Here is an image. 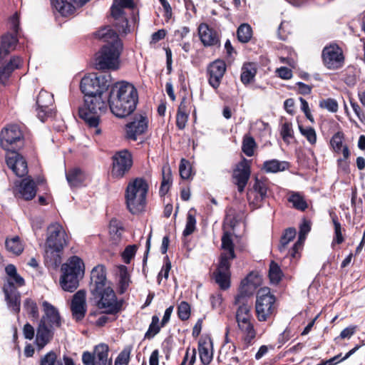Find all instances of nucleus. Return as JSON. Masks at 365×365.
Instances as JSON below:
<instances>
[{"label":"nucleus","instance_id":"obj_1","mask_svg":"<svg viewBox=\"0 0 365 365\" xmlns=\"http://www.w3.org/2000/svg\"><path fill=\"white\" fill-rule=\"evenodd\" d=\"M98 38L107 42L96 54L95 59L96 68L99 70L117 69L119 65V57L123 49V43L118 35L109 26H105L96 33Z\"/></svg>","mask_w":365,"mask_h":365},{"label":"nucleus","instance_id":"obj_2","mask_svg":"<svg viewBox=\"0 0 365 365\" xmlns=\"http://www.w3.org/2000/svg\"><path fill=\"white\" fill-rule=\"evenodd\" d=\"M138 96L136 88L128 82L116 83L109 95L110 111L118 118H125L136 108Z\"/></svg>","mask_w":365,"mask_h":365},{"label":"nucleus","instance_id":"obj_3","mask_svg":"<svg viewBox=\"0 0 365 365\" xmlns=\"http://www.w3.org/2000/svg\"><path fill=\"white\" fill-rule=\"evenodd\" d=\"M222 249L223 252L221 253L220 262L214 274L216 283L221 289H226L230 287L231 261L235 258L234 244L229 232L223 233Z\"/></svg>","mask_w":365,"mask_h":365},{"label":"nucleus","instance_id":"obj_4","mask_svg":"<svg viewBox=\"0 0 365 365\" xmlns=\"http://www.w3.org/2000/svg\"><path fill=\"white\" fill-rule=\"evenodd\" d=\"M102 95L86 97L84 104L78 109V114L96 135L101 133L98 128L100 115L107 109V103L102 99Z\"/></svg>","mask_w":365,"mask_h":365},{"label":"nucleus","instance_id":"obj_5","mask_svg":"<svg viewBox=\"0 0 365 365\" xmlns=\"http://www.w3.org/2000/svg\"><path fill=\"white\" fill-rule=\"evenodd\" d=\"M148 191V185L144 179L137 178L129 182L125 197L127 207L131 213L137 214L143 210Z\"/></svg>","mask_w":365,"mask_h":365},{"label":"nucleus","instance_id":"obj_6","mask_svg":"<svg viewBox=\"0 0 365 365\" xmlns=\"http://www.w3.org/2000/svg\"><path fill=\"white\" fill-rule=\"evenodd\" d=\"M62 275L60 285L66 292H73L78 287L79 279L84 274V264L77 256L70 257L68 262L61 266Z\"/></svg>","mask_w":365,"mask_h":365},{"label":"nucleus","instance_id":"obj_7","mask_svg":"<svg viewBox=\"0 0 365 365\" xmlns=\"http://www.w3.org/2000/svg\"><path fill=\"white\" fill-rule=\"evenodd\" d=\"M255 289V285L250 280V277L241 282L240 294L235 297V303L239 307L236 313V320L238 325L251 322V306L246 303L247 297L251 295Z\"/></svg>","mask_w":365,"mask_h":365},{"label":"nucleus","instance_id":"obj_8","mask_svg":"<svg viewBox=\"0 0 365 365\" xmlns=\"http://www.w3.org/2000/svg\"><path fill=\"white\" fill-rule=\"evenodd\" d=\"M275 297L268 287H262L257 291L255 309L259 321L268 320L275 312Z\"/></svg>","mask_w":365,"mask_h":365},{"label":"nucleus","instance_id":"obj_9","mask_svg":"<svg viewBox=\"0 0 365 365\" xmlns=\"http://www.w3.org/2000/svg\"><path fill=\"white\" fill-rule=\"evenodd\" d=\"M68 243V236L62 225L58 223L50 225L47 228L46 240L45 243L46 253L48 255L56 254L59 257V253Z\"/></svg>","mask_w":365,"mask_h":365},{"label":"nucleus","instance_id":"obj_10","mask_svg":"<svg viewBox=\"0 0 365 365\" xmlns=\"http://www.w3.org/2000/svg\"><path fill=\"white\" fill-rule=\"evenodd\" d=\"M110 75L104 74L97 76L90 74L84 76L81 81L80 88L86 97L102 95L110 86Z\"/></svg>","mask_w":365,"mask_h":365},{"label":"nucleus","instance_id":"obj_11","mask_svg":"<svg viewBox=\"0 0 365 365\" xmlns=\"http://www.w3.org/2000/svg\"><path fill=\"white\" fill-rule=\"evenodd\" d=\"M134 7L133 0H114L110 8L111 18L113 19L112 24L118 32L127 34L130 32L128 20L126 16L125 9H133Z\"/></svg>","mask_w":365,"mask_h":365},{"label":"nucleus","instance_id":"obj_12","mask_svg":"<svg viewBox=\"0 0 365 365\" xmlns=\"http://www.w3.org/2000/svg\"><path fill=\"white\" fill-rule=\"evenodd\" d=\"M1 147L8 152L21 148L24 145L23 133L16 125H10L0 133Z\"/></svg>","mask_w":365,"mask_h":365},{"label":"nucleus","instance_id":"obj_13","mask_svg":"<svg viewBox=\"0 0 365 365\" xmlns=\"http://www.w3.org/2000/svg\"><path fill=\"white\" fill-rule=\"evenodd\" d=\"M92 294L95 297H100L98 307L99 309H104L103 313L116 314L120 312L122 304L117 301L115 294L110 287L100 289V292H93Z\"/></svg>","mask_w":365,"mask_h":365},{"label":"nucleus","instance_id":"obj_14","mask_svg":"<svg viewBox=\"0 0 365 365\" xmlns=\"http://www.w3.org/2000/svg\"><path fill=\"white\" fill-rule=\"evenodd\" d=\"M111 175L115 178H121L130 170L133 165L131 153L123 149L116 152L112 157Z\"/></svg>","mask_w":365,"mask_h":365},{"label":"nucleus","instance_id":"obj_15","mask_svg":"<svg viewBox=\"0 0 365 365\" xmlns=\"http://www.w3.org/2000/svg\"><path fill=\"white\" fill-rule=\"evenodd\" d=\"M24 284V279L17 274L14 277L8 278L7 283L4 284L3 288L8 305L16 312L20 310V295L16 287H21Z\"/></svg>","mask_w":365,"mask_h":365},{"label":"nucleus","instance_id":"obj_16","mask_svg":"<svg viewBox=\"0 0 365 365\" xmlns=\"http://www.w3.org/2000/svg\"><path fill=\"white\" fill-rule=\"evenodd\" d=\"M37 117L44 122L48 118L52 117L54 113V99L53 95L45 90H41L37 98Z\"/></svg>","mask_w":365,"mask_h":365},{"label":"nucleus","instance_id":"obj_17","mask_svg":"<svg viewBox=\"0 0 365 365\" xmlns=\"http://www.w3.org/2000/svg\"><path fill=\"white\" fill-rule=\"evenodd\" d=\"M322 57L324 64L329 69H338L344 65V57L342 50L335 43L325 46Z\"/></svg>","mask_w":365,"mask_h":365},{"label":"nucleus","instance_id":"obj_18","mask_svg":"<svg viewBox=\"0 0 365 365\" xmlns=\"http://www.w3.org/2000/svg\"><path fill=\"white\" fill-rule=\"evenodd\" d=\"M109 348L105 344L95 346L93 353L84 351L82 354V362L84 365H106L108 362Z\"/></svg>","mask_w":365,"mask_h":365},{"label":"nucleus","instance_id":"obj_19","mask_svg":"<svg viewBox=\"0 0 365 365\" xmlns=\"http://www.w3.org/2000/svg\"><path fill=\"white\" fill-rule=\"evenodd\" d=\"M42 307L43 314L39 323L53 329L60 328L63 320L58 309L46 301L43 302Z\"/></svg>","mask_w":365,"mask_h":365},{"label":"nucleus","instance_id":"obj_20","mask_svg":"<svg viewBox=\"0 0 365 365\" xmlns=\"http://www.w3.org/2000/svg\"><path fill=\"white\" fill-rule=\"evenodd\" d=\"M12 29L15 34H7L2 36L0 44V59L5 58L11 51H13L18 42L16 34L19 29L18 16L16 14L11 19Z\"/></svg>","mask_w":365,"mask_h":365},{"label":"nucleus","instance_id":"obj_21","mask_svg":"<svg viewBox=\"0 0 365 365\" xmlns=\"http://www.w3.org/2000/svg\"><path fill=\"white\" fill-rule=\"evenodd\" d=\"M8 167L18 177H24L28 173L27 162L25 158L16 150L9 151L6 155Z\"/></svg>","mask_w":365,"mask_h":365},{"label":"nucleus","instance_id":"obj_22","mask_svg":"<svg viewBox=\"0 0 365 365\" xmlns=\"http://www.w3.org/2000/svg\"><path fill=\"white\" fill-rule=\"evenodd\" d=\"M148 124V119L145 115H135L133 120L125 125L127 138L136 140L138 135L146 131Z\"/></svg>","mask_w":365,"mask_h":365},{"label":"nucleus","instance_id":"obj_23","mask_svg":"<svg viewBox=\"0 0 365 365\" xmlns=\"http://www.w3.org/2000/svg\"><path fill=\"white\" fill-rule=\"evenodd\" d=\"M71 309L73 318L76 321L82 320L86 313V292L78 291L73 297Z\"/></svg>","mask_w":365,"mask_h":365},{"label":"nucleus","instance_id":"obj_24","mask_svg":"<svg viewBox=\"0 0 365 365\" xmlns=\"http://www.w3.org/2000/svg\"><path fill=\"white\" fill-rule=\"evenodd\" d=\"M226 71V64L223 61L217 60L208 67L209 83L214 88H217Z\"/></svg>","mask_w":365,"mask_h":365},{"label":"nucleus","instance_id":"obj_25","mask_svg":"<svg viewBox=\"0 0 365 365\" xmlns=\"http://www.w3.org/2000/svg\"><path fill=\"white\" fill-rule=\"evenodd\" d=\"M105 267L98 264L95 267L91 273V292H100V289L107 287Z\"/></svg>","mask_w":365,"mask_h":365},{"label":"nucleus","instance_id":"obj_26","mask_svg":"<svg viewBox=\"0 0 365 365\" xmlns=\"http://www.w3.org/2000/svg\"><path fill=\"white\" fill-rule=\"evenodd\" d=\"M250 175V168L245 162L240 163L234 170L232 178L240 192H242Z\"/></svg>","mask_w":365,"mask_h":365},{"label":"nucleus","instance_id":"obj_27","mask_svg":"<svg viewBox=\"0 0 365 365\" xmlns=\"http://www.w3.org/2000/svg\"><path fill=\"white\" fill-rule=\"evenodd\" d=\"M267 191L266 182L256 178L252 189L248 192V200L256 206H259V203L267 196Z\"/></svg>","mask_w":365,"mask_h":365},{"label":"nucleus","instance_id":"obj_28","mask_svg":"<svg viewBox=\"0 0 365 365\" xmlns=\"http://www.w3.org/2000/svg\"><path fill=\"white\" fill-rule=\"evenodd\" d=\"M198 34L202 43L205 46H214L219 42L217 33L206 24H201L199 26Z\"/></svg>","mask_w":365,"mask_h":365},{"label":"nucleus","instance_id":"obj_29","mask_svg":"<svg viewBox=\"0 0 365 365\" xmlns=\"http://www.w3.org/2000/svg\"><path fill=\"white\" fill-rule=\"evenodd\" d=\"M54 329L38 323L36 336V344L38 349H42L53 339Z\"/></svg>","mask_w":365,"mask_h":365},{"label":"nucleus","instance_id":"obj_30","mask_svg":"<svg viewBox=\"0 0 365 365\" xmlns=\"http://www.w3.org/2000/svg\"><path fill=\"white\" fill-rule=\"evenodd\" d=\"M22 63L23 60L21 57L14 56L8 63L0 67V82L5 84L12 72L19 68Z\"/></svg>","mask_w":365,"mask_h":365},{"label":"nucleus","instance_id":"obj_31","mask_svg":"<svg viewBox=\"0 0 365 365\" xmlns=\"http://www.w3.org/2000/svg\"><path fill=\"white\" fill-rule=\"evenodd\" d=\"M311 227L309 222L304 220L299 227V239L297 242L294 243L292 248L289 251V254L292 258L297 257L298 250L302 247V245L306 239L307 235L310 231Z\"/></svg>","mask_w":365,"mask_h":365},{"label":"nucleus","instance_id":"obj_32","mask_svg":"<svg viewBox=\"0 0 365 365\" xmlns=\"http://www.w3.org/2000/svg\"><path fill=\"white\" fill-rule=\"evenodd\" d=\"M238 327L243 333L242 349H246L253 344L256 336V331L251 322L241 324Z\"/></svg>","mask_w":365,"mask_h":365},{"label":"nucleus","instance_id":"obj_33","mask_svg":"<svg viewBox=\"0 0 365 365\" xmlns=\"http://www.w3.org/2000/svg\"><path fill=\"white\" fill-rule=\"evenodd\" d=\"M19 192L26 200L33 199L36 193L34 181L29 178L23 179L19 187Z\"/></svg>","mask_w":365,"mask_h":365},{"label":"nucleus","instance_id":"obj_34","mask_svg":"<svg viewBox=\"0 0 365 365\" xmlns=\"http://www.w3.org/2000/svg\"><path fill=\"white\" fill-rule=\"evenodd\" d=\"M257 73V68L253 63H244L242 68L240 76L241 81L243 84L247 85L251 83Z\"/></svg>","mask_w":365,"mask_h":365},{"label":"nucleus","instance_id":"obj_35","mask_svg":"<svg viewBox=\"0 0 365 365\" xmlns=\"http://www.w3.org/2000/svg\"><path fill=\"white\" fill-rule=\"evenodd\" d=\"M162 182L159 193L163 196L168 193L172 184L171 170L168 165H165L162 168Z\"/></svg>","mask_w":365,"mask_h":365},{"label":"nucleus","instance_id":"obj_36","mask_svg":"<svg viewBox=\"0 0 365 365\" xmlns=\"http://www.w3.org/2000/svg\"><path fill=\"white\" fill-rule=\"evenodd\" d=\"M66 180L71 187H78L85 180V175L78 168H73L66 173Z\"/></svg>","mask_w":365,"mask_h":365},{"label":"nucleus","instance_id":"obj_37","mask_svg":"<svg viewBox=\"0 0 365 365\" xmlns=\"http://www.w3.org/2000/svg\"><path fill=\"white\" fill-rule=\"evenodd\" d=\"M287 162L274 159L265 161L263 168L267 173H277L285 170L287 168Z\"/></svg>","mask_w":365,"mask_h":365},{"label":"nucleus","instance_id":"obj_38","mask_svg":"<svg viewBox=\"0 0 365 365\" xmlns=\"http://www.w3.org/2000/svg\"><path fill=\"white\" fill-rule=\"evenodd\" d=\"M118 275L119 277V287L121 293H123L129 287L130 276L128 268L125 265L118 267Z\"/></svg>","mask_w":365,"mask_h":365},{"label":"nucleus","instance_id":"obj_39","mask_svg":"<svg viewBox=\"0 0 365 365\" xmlns=\"http://www.w3.org/2000/svg\"><path fill=\"white\" fill-rule=\"evenodd\" d=\"M288 201L292 204V206L299 210H305L308 205L305 201L304 197L299 192H292L289 193L288 197Z\"/></svg>","mask_w":365,"mask_h":365},{"label":"nucleus","instance_id":"obj_40","mask_svg":"<svg viewBox=\"0 0 365 365\" xmlns=\"http://www.w3.org/2000/svg\"><path fill=\"white\" fill-rule=\"evenodd\" d=\"M238 40L242 43H247L252 38V29L247 24H241L237 31Z\"/></svg>","mask_w":365,"mask_h":365},{"label":"nucleus","instance_id":"obj_41","mask_svg":"<svg viewBox=\"0 0 365 365\" xmlns=\"http://www.w3.org/2000/svg\"><path fill=\"white\" fill-rule=\"evenodd\" d=\"M296 235V230L294 228H287L280 240L279 250L281 252L286 250L287 245L291 242Z\"/></svg>","mask_w":365,"mask_h":365},{"label":"nucleus","instance_id":"obj_42","mask_svg":"<svg viewBox=\"0 0 365 365\" xmlns=\"http://www.w3.org/2000/svg\"><path fill=\"white\" fill-rule=\"evenodd\" d=\"M269 277L272 284L279 283L282 277V272L280 267L276 262L273 261L270 263L269 265Z\"/></svg>","mask_w":365,"mask_h":365},{"label":"nucleus","instance_id":"obj_43","mask_svg":"<svg viewBox=\"0 0 365 365\" xmlns=\"http://www.w3.org/2000/svg\"><path fill=\"white\" fill-rule=\"evenodd\" d=\"M255 147L256 143L255 139L250 135H245L242 141V148L244 153L248 157L252 156Z\"/></svg>","mask_w":365,"mask_h":365},{"label":"nucleus","instance_id":"obj_44","mask_svg":"<svg viewBox=\"0 0 365 365\" xmlns=\"http://www.w3.org/2000/svg\"><path fill=\"white\" fill-rule=\"evenodd\" d=\"M121 223L116 219H112L109 225V232L115 240H118L123 232Z\"/></svg>","mask_w":365,"mask_h":365},{"label":"nucleus","instance_id":"obj_45","mask_svg":"<svg viewBox=\"0 0 365 365\" xmlns=\"http://www.w3.org/2000/svg\"><path fill=\"white\" fill-rule=\"evenodd\" d=\"M40 365H63L56 352L51 351L45 354L40 361Z\"/></svg>","mask_w":365,"mask_h":365},{"label":"nucleus","instance_id":"obj_46","mask_svg":"<svg viewBox=\"0 0 365 365\" xmlns=\"http://www.w3.org/2000/svg\"><path fill=\"white\" fill-rule=\"evenodd\" d=\"M6 247L9 252L15 255H19L23 251V247L18 237L6 240Z\"/></svg>","mask_w":365,"mask_h":365},{"label":"nucleus","instance_id":"obj_47","mask_svg":"<svg viewBox=\"0 0 365 365\" xmlns=\"http://www.w3.org/2000/svg\"><path fill=\"white\" fill-rule=\"evenodd\" d=\"M198 351L201 362L205 365H208L212 359V354L209 351L205 343L199 344Z\"/></svg>","mask_w":365,"mask_h":365},{"label":"nucleus","instance_id":"obj_48","mask_svg":"<svg viewBox=\"0 0 365 365\" xmlns=\"http://www.w3.org/2000/svg\"><path fill=\"white\" fill-rule=\"evenodd\" d=\"M332 222L334 227V238L332 242L334 245V242L337 244H341L344 242V237L341 233V226L339 222L338 221L337 216L336 215H331Z\"/></svg>","mask_w":365,"mask_h":365},{"label":"nucleus","instance_id":"obj_49","mask_svg":"<svg viewBox=\"0 0 365 365\" xmlns=\"http://www.w3.org/2000/svg\"><path fill=\"white\" fill-rule=\"evenodd\" d=\"M299 130L301 134L307 138L310 144L314 145L316 143L317 134L315 130L313 128L299 125Z\"/></svg>","mask_w":365,"mask_h":365},{"label":"nucleus","instance_id":"obj_50","mask_svg":"<svg viewBox=\"0 0 365 365\" xmlns=\"http://www.w3.org/2000/svg\"><path fill=\"white\" fill-rule=\"evenodd\" d=\"M196 228V219L194 215L190 211L187 215L185 228L183 231L185 237L189 236L194 232Z\"/></svg>","mask_w":365,"mask_h":365},{"label":"nucleus","instance_id":"obj_51","mask_svg":"<svg viewBox=\"0 0 365 365\" xmlns=\"http://www.w3.org/2000/svg\"><path fill=\"white\" fill-rule=\"evenodd\" d=\"M280 134L283 140L289 143V140L294 137L292 124L289 122L282 123Z\"/></svg>","mask_w":365,"mask_h":365},{"label":"nucleus","instance_id":"obj_52","mask_svg":"<svg viewBox=\"0 0 365 365\" xmlns=\"http://www.w3.org/2000/svg\"><path fill=\"white\" fill-rule=\"evenodd\" d=\"M159 318L157 316H153L151 324L149 326L148 330L145 334V337L148 339L153 338L160 331Z\"/></svg>","mask_w":365,"mask_h":365},{"label":"nucleus","instance_id":"obj_53","mask_svg":"<svg viewBox=\"0 0 365 365\" xmlns=\"http://www.w3.org/2000/svg\"><path fill=\"white\" fill-rule=\"evenodd\" d=\"M344 134L341 132L335 133L330 140L331 145L336 153H339L343 146Z\"/></svg>","mask_w":365,"mask_h":365},{"label":"nucleus","instance_id":"obj_54","mask_svg":"<svg viewBox=\"0 0 365 365\" xmlns=\"http://www.w3.org/2000/svg\"><path fill=\"white\" fill-rule=\"evenodd\" d=\"M130 352L131 347H125L116 358L115 365H128Z\"/></svg>","mask_w":365,"mask_h":365},{"label":"nucleus","instance_id":"obj_55","mask_svg":"<svg viewBox=\"0 0 365 365\" xmlns=\"http://www.w3.org/2000/svg\"><path fill=\"white\" fill-rule=\"evenodd\" d=\"M319 106L332 113H336L339 108L337 101L330 98L320 101Z\"/></svg>","mask_w":365,"mask_h":365},{"label":"nucleus","instance_id":"obj_56","mask_svg":"<svg viewBox=\"0 0 365 365\" xmlns=\"http://www.w3.org/2000/svg\"><path fill=\"white\" fill-rule=\"evenodd\" d=\"M178 314L180 319L186 320L190 315V307L186 302H181L178 308Z\"/></svg>","mask_w":365,"mask_h":365},{"label":"nucleus","instance_id":"obj_57","mask_svg":"<svg viewBox=\"0 0 365 365\" xmlns=\"http://www.w3.org/2000/svg\"><path fill=\"white\" fill-rule=\"evenodd\" d=\"M137 246L135 245L126 247L122 253V258L124 262L127 264L130 263L131 259L135 256Z\"/></svg>","mask_w":365,"mask_h":365},{"label":"nucleus","instance_id":"obj_58","mask_svg":"<svg viewBox=\"0 0 365 365\" xmlns=\"http://www.w3.org/2000/svg\"><path fill=\"white\" fill-rule=\"evenodd\" d=\"M180 175L182 179H188L191 174V168L189 163L182 159L180 167H179Z\"/></svg>","mask_w":365,"mask_h":365},{"label":"nucleus","instance_id":"obj_59","mask_svg":"<svg viewBox=\"0 0 365 365\" xmlns=\"http://www.w3.org/2000/svg\"><path fill=\"white\" fill-rule=\"evenodd\" d=\"M77 6L76 4L73 5L72 4L65 1L62 6H61V8L58 9V12L63 16H68L70 15H72Z\"/></svg>","mask_w":365,"mask_h":365},{"label":"nucleus","instance_id":"obj_60","mask_svg":"<svg viewBox=\"0 0 365 365\" xmlns=\"http://www.w3.org/2000/svg\"><path fill=\"white\" fill-rule=\"evenodd\" d=\"M24 307L27 312L33 317L36 318L38 316V310L36 304L31 299H27L24 302Z\"/></svg>","mask_w":365,"mask_h":365},{"label":"nucleus","instance_id":"obj_61","mask_svg":"<svg viewBox=\"0 0 365 365\" xmlns=\"http://www.w3.org/2000/svg\"><path fill=\"white\" fill-rule=\"evenodd\" d=\"M188 119V113H178L176 116V125L180 130L185 128Z\"/></svg>","mask_w":365,"mask_h":365},{"label":"nucleus","instance_id":"obj_62","mask_svg":"<svg viewBox=\"0 0 365 365\" xmlns=\"http://www.w3.org/2000/svg\"><path fill=\"white\" fill-rule=\"evenodd\" d=\"M276 72L278 74V76L282 79L288 80L290 79L292 76V71L287 67H280L277 69Z\"/></svg>","mask_w":365,"mask_h":365},{"label":"nucleus","instance_id":"obj_63","mask_svg":"<svg viewBox=\"0 0 365 365\" xmlns=\"http://www.w3.org/2000/svg\"><path fill=\"white\" fill-rule=\"evenodd\" d=\"M110 316L102 315L101 316L96 322V324L98 327H103L106 324L113 322L116 319L115 314H110Z\"/></svg>","mask_w":365,"mask_h":365},{"label":"nucleus","instance_id":"obj_64","mask_svg":"<svg viewBox=\"0 0 365 365\" xmlns=\"http://www.w3.org/2000/svg\"><path fill=\"white\" fill-rule=\"evenodd\" d=\"M23 334L26 339L31 340L34 337V328L29 323H26L23 328Z\"/></svg>","mask_w":365,"mask_h":365}]
</instances>
